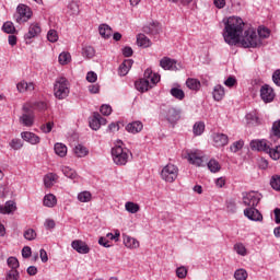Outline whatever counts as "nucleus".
Instances as JSON below:
<instances>
[{
	"label": "nucleus",
	"mask_w": 280,
	"mask_h": 280,
	"mask_svg": "<svg viewBox=\"0 0 280 280\" xmlns=\"http://www.w3.org/2000/svg\"><path fill=\"white\" fill-rule=\"evenodd\" d=\"M126 130L127 132H131V135H137L138 132H141V130H143V122L139 120L129 122L126 126Z\"/></svg>",
	"instance_id": "18"
},
{
	"label": "nucleus",
	"mask_w": 280,
	"mask_h": 280,
	"mask_svg": "<svg viewBox=\"0 0 280 280\" xmlns=\"http://www.w3.org/2000/svg\"><path fill=\"white\" fill-rule=\"evenodd\" d=\"M24 237L28 242H33V240H36V231H34V229H28V230L24 231Z\"/></svg>",
	"instance_id": "52"
},
{
	"label": "nucleus",
	"mask_w": 280,
	"mask_h": 280,
	"mask_svg": "<svg viewBox=\"0 0 280 280\" xmlns=\"http://www.w3.org/2000/svg\"><path fill=\"white\" fill-rule=\"evenodd\" d=\"M100 112L105 117H108V115H110V113H113V107H110V105H102L100 108Z\"/></svg>",
	"instance_id": "58"
},
{
	"label": "nucleus",
	"mask_w": 280,
	"mask_h": 280,
	"mask_svg": "<svg viewBox=\"0 0 280 280\" xmlns=\"http://www.w3.org/2000/svg\"><path fill=\"white\" fill-rule=\"evenodd\" d=\"M143 32L144 34H159V28H156V26L154 24H150L149 26H144L143 27Z\"/></svg>",
	"instance_id": "54"
},
{
	"label": "nucleus",
	"mask_w": 280,
	"mask_h": 280,
	"mask_svg": "<svg viewBox=\"0 0 280 280\" xmlns=\"http://www.w3.org/2000/svg\"><path fill=\"white\" fill-rule=\"evenodd\" d=\"M98 32L102 38H110L113 36V28L108 24H101L98 26Z\"/></svg>",
	"instance_id": "23"
},
{
	"label": "nucleus",
	"mask_w": 280,
	"mask_h": 280,
	"mask_svg": "<svg viewBox=\"0 0 280 280\" xmlns=\"http://www.w3.org/2000/svg\"><path fill=\"white\" fill-rule=\"evenodd\" d=\"M224 86L222 85H215L212 92L213 95V100L215 102H222V100L224 98Z\"/></svg>",
	"instance_id": "25"
},
{
	"label": "nucleus",
	"mask_w": 280,
	"mask_h": 280,
	"mask_svg": "<svg viewBox=\"0 0 280 280\" xmlns=\"http://www.w3.org/2000/svg\"><path fill=\"white\" fill-rule=\"evenodd\" d=\"M19 277H21V275L19 273V270L18 269H11L7 272L5 280H19Z\"/></svg>",
	"instance_id": "48"
},
{
	"label": "nucleus",
	"mask_w": 280,
	"mask_h": 280,
	"mask_svg": "<svg viewBox=\"0 0 280 280\" xmlns=\"http://www.w3.org/2000/svg\"><path fill=\"white\" fill-rule=\"evenodd\" d=\"M55 97L57 100H65L69 96V86L67 78L60 77L56 80L54 85Z\"/></svg>",
	"instance_id": "5"
},
{
	"label": "nucleus",
	"mask_w": 280,
	"mask_h": 280,
	"mask_svg": "<svg viewBox=\"0 0 280 280\" xmlns=\"http://www.w3.org/2000/svg\"><path fill=\"white\" fill-rule=\"evenodd\" d=\"M234 278L236 280H246L248 279V272L244 269H237L235 272H234Z\"/></svg>",
	"instance_id": "44"
},
{
	"label": "nucleus",
	"mask_w": 280,
	"mask_h": 280,
	"mask_svg": "<svg viewBox=\"0 0 280 280\" xmlns=\"http://www.w3.org/2000/svg\"><path fill=\"white\" fill-rule=\"evenodd\" d=\"M35 110H47V103L45 102H36L34 103Z\"/></svg>",
	"instance_id": "62"
},
{
	"label": "nucleus",
	"mask_w": 280,
	"mask_h": 280,
	"mask_svg": "<svg viewBox=\"0 0 280 280\" xmlns=\"http://www.w3.org/2000/svg\"><path fill=\"white\" fill-rule=\"evenodd\" d=\"M160 67L166 71H178V68L176 67V60L168 57H163L160 60Z\"/></svg>",
	"instance_id": "13"
},
{
	"label": "nucleus",
	"mask_w": 280,
	"mask_h": 280,
	"mask_svg": "<svg viewBox=\"0 0 280 280\" xmlns=\"http://www.w3.org/2000/svg\"><path fill=\"white\" fill-rule=\"evenodd\" d=\"M68 14H70V16H78V14H80V5H78L75 1L69 2Z\"/></svg>",
	"instance_id": "31"
},
{
	"label": "nucleus",
	"mask_w": 280,
	"mask_h": 280,
	"mask_svg": "<svg viewBox=\"0 0 280 280\" xmlns=\"http://www.w3.org/2000/svg\"><path fill=\"white\" fill-rule=\"evenodd\" d=\"M125 208H126V211H128L129 213H138L140 209L139 205L132 201L126 202Z\"/></svg>",
	"instance_id": "41"
},
{
	"label": "nucleus",
	"mask_w": 280,
	"mask_h": 280,
	"mask_svg": "<svg viewBox=\"0 0 280 280\" xmlns=\"http://www.w3.org/2000/svg\"><path fill=\"white\" fill-rule=\"evenodd\" d=\"M133 63H135V61L132 59L124 60V62L118 68V74L121 77L128 75V71H130V69H132Z\"/></svg>",
	"instance_id": "17"
},
{
	"label": "nucleus",
	"mask_w": 280,
	"mask_h": 280,
	"mask_svg": "<svg viewBox=\"0 0 280 280\" xmlns=\"http://www.w3.org/2000/svg\"><path fill=\"white\" fill-rule=\"evenodd\" d=\"M20 124L27 128H32V126H34V114H23L20 117Z\"/></svg>",
	"instance_id": "24"
},
{
	"label": "nucleus",
	"mask_w": 280,
	"mask_h": 280,
	"mask_svg": "<svg viewBox=\"0 0 280 280\" xmlns=\"http://www.w3.org/2000/svg\"><path fill=\"white\" fill-rule=\"evenodd\" d=\"M261 200V195L255 192V191H249V192H244L243 194V205L248 208H255L257 205H259Z\"/></svg>",
	"instance_id": "7"
},
{
	"label": "nucleus",
	"mask_w": 280,
	"mask_h": 280,
	"mask_svg": "<svg viewBox=\"0 0 280 280\" xmlns=\"http://www.w3.org/2000/svg\"><path fill=\"white\" fill-rule=\"evenodd\" d=\"M7 264H8L9 268H11V270H16L20 266L19 259L16 257H12V256L7 259Z\"/></svg>",
	"instance_id": "45"
},
{
	"label": "nucleus",
	"mask_w": 280,
	"mask_h": 280,
	"mask_svg": "<svg viewBox=\"0 0 280 280\" xmlns=\"http://www.w3.org/2000/svg\"><path fill=\"white\" fill-rule=\"evenodd\" d=\"M161 178L165 183H174L178 178V166L174 164H167L161 171Z\"/></svg>",
	"instance_id": "6"
},
{
	"label": "nucleus",
	"mask_w": 280,
	"mask_h": 280,
	"mask_svg": "<svg viewBox=\"0 0 280 280\" xmlns=\"http://www.w3.org/2000/svg\"><path fill=\"white\" fill-rule=\"evenodd\" d=\"M159 82H161V75L153 73L152 69L148 68L144 71V77L135 82V86L140 93H145V91H150V89L159 84Z\"/></svg>",
	"instance_id": "2"
},
{
	"label": "nucleus",
	"mask_w": 280,
	"mask_h": 280,
	"mask_svg": "<svg viewBox=\"0 0 280 280\" xmlns=\"http://www.w3.org/2000/svg\"><path fill=\"white\" fill-rule=\"evenodd\" d=\"M86 80H88V82H91V83L97 82V73H95L93 71L88 72Z\"/></svg>",
	"instance_id": "63"
},
{
	"label": "nucleus",
	"mask_w": 280,
	"mask_h": 280,
	"mask_svg": "<svg viewBox=\"0 0 280 280\" xmlns=\"http://www.w3.org/2000/svg\"><path fill=\"white\" fill-rule=\"evenodd\" d=\"M213 141L218 148H224L229 143V136L224 133H215Z\"/></svg>",
	"instance_id": "20"
},
{
	"label": "nucleus",
	"mask_w": 280,
	"mask_h": 280,
	"mask_svg": "<svg viewBox=\"0 0 280 280\" xmlns=\"http://www.w3.org/2000/svg\"><path fill=\"white\" fill-rule=\"evenodd\" d=\"M267 154H269L270 159L273 161H279L280 159V145H277L276 148H272V143L269 144V150L267 151Z\"/></svg>",
	"instance_id": "26"
},
{
	"label": "nucleus",
	"mask_w": 280,
	"mask_h": 280,
	"mask_svg": "<svg viewBox=\"0 0 280 280\" xmlns=\"http://www.w3.org/2000/svg\"><path fill=\"white\" fill-rule=\"evenodd\" d=\"M238 44L241 47H244V49H255L261 45V40L257 35V32L249 28L240 37Z\"/></svg>",
	"instance_id": "3"
},
{
	"label": "nucleus",
	"mask_w": 280,
	"mask_h": 280,
	"mask_svg": "<svg viewBox=\"0 0 280 280\" xmlns=\"http://www.w3.org/2000/svg\"><path fill=\"white\" fill-rule=\"evenodd\" d=\"M71 246L74 250H77V253H80V255H89V253L91 252L89 245L80 240L73 241L71 243Z\"/></svg>",
	"instance_id": "12"
},
{
	"label": "nucleus",
	"mask_w": 280,
	"mask_h": 280,
	"mask_svg": "<svg viewBox=\"0 0 280 280\" xmlns=\"http://www.w3.org/2000/svg\"><path fill=\"white\" fill-rule=\"evenodd\" d=\"M54 150L57 156H60L61 159H63V156H67V145H65L63 143H55Z\"/></svg>",
	"instance_id": "28"
},
{
	"label": "nucleus",
	"mask_w": 280,
	"mask_h": 280,
	"mask_svg": "<svg viewBox=\"0 0 280 280\" xmlns=\"http://www.w3.org/2000/svg\"><path fill=\"white\" fill-rule=\"evenodd\" d=\"M244 217L253 222H261V220H264V215L257 210V207L245 209Z\"/></svg>",
	"instance_id": "10"
},
{
	"label": "nucleus",
	"mask_w": 280,
	"mask_h": 280,
	"mask_svg": "<svg viewBox=\"0 0 280 280\" xmlns=\"http://www.w3.org/2000/svg\"><path fill=\"white\" fill-rule=\"evenodd\" d=\"M49 43H58V32L56 30H50L47 34Z\"/></svg>",
	"instance_id": "55"
},
{
	"label": "nucleus",
	"mask_w": 280,
	"mask_h": 280,
	"mask_svg": "<svg viewBox=\"0 0 280 280\" xmlns=\"http://www.w3.org/2000/svg\"><path fill=\"white\" fill-rule=\"evenodd\" d=\"M186 86L190 89V91H200V81L198 79H187Z\"/></svg>",
	"instance_id": "30"
},
{
	"label": "nucleus",
	"mask_w": 280,
	"mask_h": 280,
	"mask_svg": "<svg viewBox=\"0 0 280 280\" xmlns=\"http://www.w3.org/2000/svg\"><path fill=\"white\" fill-rule=\"evenodd\" d=\"M271 133L273 135V137L280 139V120H276L272 124Z\"/></svg>",
	"instance_id": "50"
},
{
	"label": "nucleus",
	"mask_w": 280,
	"mask_h": 280,
	"mask_svg": "<svg viewBox=\"0 0 280 280\" xmlns=\"http://www.w3.org/2000/svg\"><path fill=\"white\" fill-rule=\"evenodd\" d=\"M270 185L275 191H280V175H273L270 179Z\"/></svg>",
	"instance_id": "42"
},
{
	"label": "nucleus",
	"mask_w": 280,
	"mask_h": 280,
	"mask_svg": "<svg viewBox=\"0 0 280 280\" xmlns=\"http://www.w3.org/2000/svg\"><path fill=\"white\" fill-rule=\"evenodd\" d=\"M234 250L237 253V255H242L243 257L246 255V247L242 243L235 244Z\"/></svg>",
	"instance_id": "56"
},
{
	"label": "nucleus",
	"mask_w": 280,
	"mask_h": 280,
	"mask_svg": "<svg viewBox=\"0 0 280 280\" xmlns=\"http://www.w3.org/2000/svg\"><path fill=\"white\" fill-rule=\"evenodd\" d=\"M226 208L230 213H235V211H237V205L235 203V200L231 199L226 201Z\"/></svg>",
	"instance_id": "57"
},
{
	"label": "nucleus",
	"mask_w": 280,
	"mask_h": 280,
	"mask_svg": "<svg viewBox=\"0 0 280 280\" xmlns=\"http://www.w3.org/2000/svg\"><path fill=\"white\" fill-rule=\"evenodd\" d=\"M73 150H74L75 156H78L79 159H82L86 156V154H89V149H86L82 144H78Z\"/></svg>",
	"instance_id": "34"
},
{
	"label": "nucleus",
	"mask_w": 280,
	"mask_h": 280,
	"mask_svg": "<svg viewBox=\"0 0 280 280\" xmlns=\"http://www.w3.org/2000/svg\"><path fill=\"white\" fill-rule=\"evenodd\" d=\"M272 81L277 86H280V70H276L272 74Z\"/></svg>",
	"instance_id": "64"
},
{
	"label": "nucleus",
	"mask_w": 280,
	"mask_h": 280,
	"mask_svg": "<svg viewBox=\"0 0 280 280\" xmlns=\"http://www.w3.org/2000/svg\"><path fill=\"white\" fill-rule=\"evenodd\" d=\"M192 132L194 135H196V137H200V135L205 132V122L202 121L196 122L192 127Z\"/></svg>",
	"instance_id": "39"
},
{
	"label": "nucleus",
	"mask_w": 280,
	"mask_h": 280,
	"mask_svg": "<svg viewBox=\"0 0 280 280\" xmlns=\"http://www.w3.org/2000/svg\"><path fill=\"white\" fill-rule=\"evenodd\" d=\"M223 38L228 45H240V37L244 33V20L237 16H230L223 20Z\"/></svg>",
	"instance_id": "1"
},
{
	"label": "nucleus",
	"mask_w": 280,
	"mask_h": 280,
	"mask_svg": "<svg viewBox=\"0 0 280 280\" xmlns=\"http://www.w3.org/2000/svg\"><path fill=\"white\" fill-rule=\"evenodd\" d=\"M187 160L191 165H197V167H200L202 165V158L198 156L196 153H188Z\"/></svg>",
	"instance_id": "27"
},
{
	"label": "nucleus",
	"mask_w": 280,
	"mask_h": 280,
	"mask_svg": "<svg viewBox=\"0 0 280 280\" xmlns=\"http://www.w3.org/2000/svg\"><path fill=\"white\" fill-rule=\"evenodd\" d=\"M2 32L5 34H15L16 27H14V23L7 21L2 25Z\"/></svg>",
	"instance_id": "35"
},
{
	"label": "nucleus",
	"mask_w": 280,
	"mask_h": 280,
	"mask_svg": "<svg viewBox=\"0 0 280 280\" xmlns=\"http://www.w3.org/2000/svg\"><path fill=\"white\" fill-rule=\"evenodd\" d=\"M275 90L272 88H270V85L268 84H264L260 88V97L262 100V102H265V104H270V102L275 101Z\"/></svg>",
	"instance_id": "9"
},
{
	"label": "nucleus",
	"mask_w": 280,
	"mask_h": 280,
	"mask_svg": "<svg viewBox=\"0 0 280 280\" xmlns=\"http://www.w3.org/2000/svg\"><path fill=\"white\" fill-rule=\"evenodd\" d=\"M40 25L38 24H31L28 27V32L24 35L25 40H32V38H36L38 34H40Z\"/></svg>",
	"instance_id": "16"
},
{
	"label": "nucleus",
	"mask_w": 280,
	"mask_h": 280,
	"mask_svg": "<svg viewBox=\"0 0 280 280\" xmlns=\"http://www.w3.org/2000/svg\"><path fill=\"white\" fill-rule=\"evenodd\" d=\"M22 257L24 259H30V257H32V247L24 246L23 249H22Z\"/></svg>",
	"instance_id": "60"
},
{
	"label": "nucleus",
	"mask_w": 280,
	"mask_h": 280,
	"mask_svg": "<svg viewBox=\"0 0 280 280\" xmlns=\"http://www.w3.org/2000/svg\"><path fill=\"white\" fill-rule=\"evenodd\" d=\"M9 145H10V148H12V150H21V148H23V140H21L19 138H14L11 140Z\"/></svg>",
	"instance_id": "46"
},
{
	"label": "nucleus",
	"mask_w": 280,
	"mask_h": 280,
	"mask_svg": "<svg viewBox=\"0 0 280 280\" xmlns=\"http://www.w3.org/2000/svg\"><path fill=\"white\" fill-rule=\"evenodd\" d=\"M59 62L61 65H69V62H71V54H69V52H61L59 55Z\"/></svg>",
	"instance_id": "49"
},
{
	"label": "nucleus",
	"mask_w": 280,
	"mask_h": 280,
	"mask_svg": "<svg viewBox=\"0 0 280 280\" xmlns=\"http://www.w3.org/2000/svg\"><path fill=\"white\" fill-rule=\"evenodd\" d=\"M78 200L80 202H90L91 201V194L89 191H82L78 195Z\"/></svg>",
	"instance_id": "51"
},
{
	"label": "nucleus",
	"mask_w": 280,
	"mask_h": 280,
	"mask_svg": "<svg viewBox=\"0 0 280 280\" xmlns=\"http://www.w3.org/2000/svg\"><path fill=\"white\" fill-rule=\"evenodd\" d=\"M82 56L84 58H94L95 57V48H93V46H84L82 48Z\"/></svg>",
	"instance_id": "36"
},
{
	"label": "nucleus",
	"mask_w": 280,
	"mask_h": 280,
	"mask_svg": "<svg viewBox=\"0 0 280 280\" xmlns=\"http://www.w3.org/2000/svg\"><path fill=\"white\" fill-rule=\"evenodd\" d=\"M54 128V122H47L46 125L40 126V130L45 132V135H49Z\"/></svg>",
	"instance_id": "61"
},
{
	"label": "nucleus",
	"mask_w": 280,
	"mask_h": 280,
	"mask_svg": "<svg viewBox=\"0 0 280 280\" xmlns=\"http://www.w3.org/2000/svg\"><path fill=\"white\" fill-rule=\"evenodd\" d=\"M122 242L127 248H139L137 238L122 234Z\"/></svg>",
	"instance_id": "22"
},
{
	"label": "nucleus",
	"mask_w": 280,
	"mask_h": 280,
	"mask_svg": "<svg viewBox=\"0 0 280 280\" xmlns=\"http://www.w3.org/2000/svg\"><path fill=\"white\" fill-rule=\"evenodd\" d=\"M270 37V28L265 27V26H259L258 27V38H269Z\"/></svg>",
	"instance_id": "43"
},
{
	"label": "nucleus",
	"mask_w": 280,
	"mask_h": 280,
	"mask_svg": "<svg viewBox=\"0 0 280 280\" xmlns=\"http://www.w3.org/2000/svg\"><path fill=\"white\" fill-rule=\"evenodd\" d=\"M18 18H16V22L20 23V21H30V19H32V12L30 11V8H27L26 5L22 4L18 7Z\"/></svg>",
	"instance_id": "11"
},
{
	"label": "nucleus",
	"mask_w": 280,
	"mask_h": 280,
	"mask_svg": "<svg viewBox=\"0 0 280 280\" xmlns=\"http://www.w3.org/2000/svg\"><path fill=\"white\" fill-rule=\"evenodd\" d=\"M98 117L100 113L95 112L93 118L90 120V128H92V130H100L101 126Z\"/></svg>",
	"instance_id": "37"
},
{
	"label": "nucleus",
	"mask_w": 280,
	"mask_h": 280,
	"mask_svg": "<svg viewBox=\"0 0 280 280\" xmlns=\"http://www.w3.org/2000/svg\"><path fill=\"white\" fill-rule=\"evenodd\" d=\"M16 209V202L9 200L4 203V206H0V213L3 215L14 213V210Z\"/></svg>",
	"instance_id": "19"
},
{
	"label": "nucleus",
	"mask_w": 280,
	"mask_h": 280,
	"mask_svg": "<svg viewBox=\"0 0 280 280\" xmlns=\"http://www.w3.org/2000/svg\"><path fill=\"white\" fill-rule=\"evenodd\" d=\"M16 89L19 93H25V91H34V83H27L25 81H22L18 83Z\"/></svg>",
	"instance_id": "29"
},
{
	"label": "nucleus",
	"mask_w": 280,
	"mask_h": 280,
	"mask_svg": "<svg viewBox=\"0 0 280 280\" xmlns=\"http://www.w3.org/2000/svg\"><path fill=\"white\" fill-rule=\"evenodd\" d=\"M137 45L138 47H143V49H148V47L152 46V42L148 36H145V34L140 33L137 35Z\"/></svg>",
	"instance_id": "21"
},
{
	"label": "nucleus",
	"mask_w": 280,
	"mask_h": 280,
	"mask_svg": "<svg viewBox=\"0 0 280 280\" xmlns=\"http://www.w3.org/2000/svg\"><path fill=\"white\" fill-rule=\"evenodd\" d=\"M207 165H208V170H210L212 174H217V172H220V170H222L220 162H218L215 159H211Z\"/></svg>",
	"instance_id": "33"
},
{
	"label": "nucleus",
	"mask_w": 280,
	"mask_h": 280,
	"mask_svg": "<svg viewBox=\"0 0 280 280\" xmlns=\"http://www.w3.org/2000/svg\"><path fill=\"white\" fill-rule=\"evenodd\" d=\"M166 119L170 124H176V121L180 119V109H177L176 107L168 108Z\"/></svg>",
	"instance_id": "15"
},
{
	"label": "nucleus",
	"mask_w": 280,
	"mask_h": 280,
	"mask_svg": "<svg viewBox=\"0 0 280 280\" xmlns=\"http://www.w3.org/2000/svg\"><path fill=\"white\" fill-rule=\"evenodd\" d=\"M250 150L254 152H265L268 154V150H270V141L268 140H252L250 143Z\"/></svg>",
	"instance_id": "8"
},
{
	"label": "nucleus",
	"mask_w": 280,
	"mask_h": 280,
	"mask_svg": "<svg viewBox=\"0 0 280 280\" xmlns=\"http://www.w3.org/2000/svg\"><path fill=\"white\" fill-rule=\"evenodd\" d=\"M55 180H56V175H54V174L45 175V177H44L45 187H52Z\"/></svg>",
	"instance_id": "47"
},
{
	"label": "nucleus",
	"mask_w": 280,
	"mask_h": 280,
	"mask_svg": "<svg viewBox=\"0 0 280 280\" xmlns=\"http://www.w3.org/2000/svg\"><path fill=\"white\" fill-rule=\"evenodd\" d=\"M171 95L175 97V100H185V92L178 88L171 89Z\"/></svg>",
	"instance_id": "40"
},
{
	"label": "nucleus",
	"mask_w": 280,
	"mask_h": 280,
	"mask_svg": "<svg viewBox=\"0 0 280 280\" xmlns=\"http://www.w3.org/2000/svg\"><path fill=\"white\" fill-rule=\"evenodd\" d=\"M176 276L178 277V279H185V277H187V268L178 267L176 269Z\"/></svg>",
	"instance_id": "59"
},
{
	"label": "nucleus",
	"mask_w": 280,
	"mask_h": 280,
	"mask_svg": "<svg viewBox=\"0 0 280 280\" xmlns=\"http://www.w3.org/2000/svg\"><path fill=\"white\" fill-rule=\"evenodd\" d=\"M130 150L122 149L121 144H117L112 149L113 161L116 165H126L128 163Z\"/></svg>",
	"instance_id": "4"
},
{
	"label": "nucleus",
	"mask_w": 280,
	"mask_h": 280,
	"mask_svg": "<svg viewBox=\"0 0 280 280\" xmlns=\"http://www.w3.org/2000/svg\"><path fill=\"white\" fill-rule=\"evenodd\" d=\"M21 137H22L23 141L31 143V145H38V143H40V137H38L34 132L23 131L21 133Z\"/></svg>",
	"instance_id": "14"
},
{
	"label": "nucleus",
	"mask_w": 280,
	"mask_h": 280,
	"mask_svg": "<svg viewBox=\"0 0 280 280\" xmlns=\"http://www.w3.org/2000/svg\"><path fill=\"white\" fill-rule=\"evenodd\" d=\"M242 148H244V140H238V141H235L230 147V150H231V152H240V150H242Z\"/></svg>",
	"instance_id": "53"
},
{
	"label": "nucleus",
	"mask_w": 280,
	"mask_h": 280,
	"mask_svg": "<svg viewBox=\"0 0 280 280\" xmlns=\"http://www.w3.org/2000/svg\"><path fill=\"white\" fill-rule=\"evenodd\" d=\"M58 202V199H56V197L54 196V194H48L44 197V206L45 207H56Z\"/></svg>",
	"instance_id": "32"
},
{
	"label": "nucleus",
	"mask_w": 280,
	"mask_h": 280,
	"mask_svg": "<svg viewBox=\"0 0 280 280\" xmlns=\"http://www.w3.org/2000/svg\"><path fill=\"white\" fill-rule=\"evenodd\" d=\"M62 173L65 174V176H67V178H71V180H75V178H78V173H75L73 168L69 166H63Z\"/></svg>",
	"instance_id": "38"
}]
</instances>
